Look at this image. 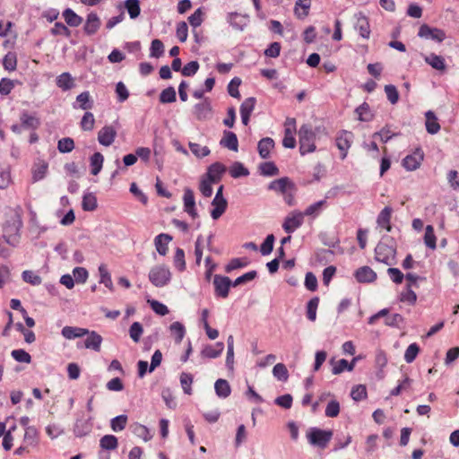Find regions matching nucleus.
<instances>
[{"label": "nucleus", "instance_id": "obj_2", "mask_svg": "<svg viewBox=\"0 0 459 459\" xmlns=\"http://www.w3.org/2000/svg\"><path fill=\"white\" fill-rule=\"evenodd\" d=\"M316 134L311 125L304 124L299 130V152L301 155L310 153L316 150Z\"/></svg>", "mask_w": 459, "mask_h": 459}, {"label": "nucleus", "instance_id": "obj_5", "mask_svg": "<svg viewBox=\"0 0 459 459\" xmlns=\"http://www.w3.org/2000/svg\"><path fill=\"white\" fill-rule=\"evenodd\" d=\"M395 255V247L384 242H379L375 248L376 260L387 265L394 264Z\"/></svg>", "mask_w": 459, "mask_h": 459}, {"label": "nucleus", "instance_id": "obj_24", "mask_svg": "<svg viewBox=\"0 0 459 459\" xmlns=\"http://www.w3.org/2000/svg\"><path fill=\"white\" fill-rule=\"evenodd\" d=\"M226 171V167L220 163L215 162L212 164L207 171L208 179L213 183H217L221 180L222 174Z\"/></svg>", "mask_w": 459, "mask_h": 459}, {"label": "nucleus", "instance_id": "obj_33", "mask_svg": "<svg viewBox=\"0 0 459 459\" xmlns=\"http://www.w3.org/2000/svg\"><path fill=\"white\" fill-rule=\"evenodd\" d=\"M63 17L67 25L71 27H78L82 22V18L70 8H67L63 12Z\"/></svg>", "mask_w": 459, "mask_h": 459}, {"label": "nucleus", "instance_id": "obj_56", "mask_svg": "<svg viewBox=\"0 0 459 459\" xmlns=\"http://www.w3.org/2000/svg\"><path fill=\"white\" fill-rule=\"evenodd\" d=\"M57 149L61 153L71 152L74 149V142L70 137H65L58 141Z\"/></svg>", "mask_w": 459, "mask_h": 459}, {"label": "nucleus", "instance_id": "obj_53", "mask_svg": "<svg viewBox=\"0 0 459 459\" xmlns=\"http://www.w3.org/2000/svg\"><path fill=\"white\" fill-rule=\"evenodd\" d=\"M99 272L100 275V283H103L107 288H108L110 290H113V282L111 279V275L108 273L107 266L105 264H101L99 267Z\"/></svg>", "mask_w": 459, "mask_h": 459}, {"label": "nucleus", "instance_id": "obj_48", "mask_svg": "<svg viewBox=\"0 0 459 459\" xmlns=\"http://www.w3.org/2000/svg\"><path fill=\"white\" fill-rule=\"evenodd\" d=\"M273 375L280 381L286 382L289 378V372L283 363H277L273 368Z\"/></svg>", "mask_w": 459, "mask_h": 459}, {"label": "nucleus", "instance_id": "obj_21", "mask_svg": "<svg viewBox=\"0 0 459 459\" xmlns=\"http://www.w3.org/2000/svg\"><path fill=\"white\" fill-rule=\"evenodd\" d=\"M220 144L230 151L238 152V137L236 134L231 131H224Z\"/></svg>", "mask_w": 459, "mask_h": 459}, {"label": "nucleus", "instance_id": "obj_28", "mask_svg": "<svg viewBox=\"0 0 459 459\" xmlns=\"http://www.w3.org/2000/svg\"><path fill=\"white\" fill-rule=\"evenodd\" d=\"M89 333V330L82 327L65 326L62 329V335L68 340L82 337Z\"/></svg>", "mask_w": 459, "mask_h": 459}, {"label": "nucleus", "instance_id": "obj_38", "mask_svg": "<svg viewBox=\"0 0 459 459\" xmlns=\"http://www.w3.org/2000/svg\"><path fill=\"white\" fill-rule=\"evenodd\" d=\"M311 0H298L295 4L294 12L299 18H305L308 14Z\"/></svg>", "mask_w": 459, "mask_h": 459}, {"label": "nucleus", "instance_id": "obj_1", "mask_svg": "<svg viewBox=\"0 0 459 459\" xmlns=\"http://www.w3.org/2000/svg\"><path fill=\"white\" fill-rule=\"evenodd\" d=\"M22 225V220L20 215H15L6 221L4 226L3 236L5 243L12 247H16L19 244Z\"/></svg>", "mask_w": 459, "mask_h": 459}, {"label": "nucleus", "instance_id": "obj_10", "mask_svg": "<svg viewBox=\"0 0 459 459\" xmlns=\"http://www.w3.org/2000/svg\"><path fill=\"white\" fill-rule=\"evenodd\" d=\"M424 159V152L420 148H417L411 154L407 155L403 160V166L409 171H413L420 168Z\"/></svg>", "mask_w": 459, "mask_h": 459}, {"label": "nucleus", "instance_id": "obj_35", "mask_svg": "<svg viewBox=\"0 0 459 459\" xmlns=\"http://www.w3.org/2000/svg\"><path fill=\"white\" fill-rule=\"evenodd\" d=\"M56 85L63 91H68L74 86V81L69 73H63L57 76Z\"/></svg>", "mask_w": 459, "mask_h": 459}, {"label": "nucleus", "instance_id": "obj_62", "mask_svg": "<svg viewBox=\"0 0 459 459\" xmlns=\"http://www.w3.org/2000/svg\"><path fill=\"white\" fill-rule=\"evenodd\" d=\"M174 266L180 272L186 269L185 252L181 248H177L175 252Z\"/></svg>", "mask_w": 459, "mask_h": 459}, {"label": "nucleus", "instance_id": "obj_64", "mask_svg": "<svg viewBox=\"0 0 459 459\" xmlns=\"http://www.w3.org/2000/svg\"><path fill=\"white\" fill-rule=\"evenodd\" d=\"M160 101L161 103H171L176 101V91L173 87H168L163 90L160 95Z\"/></svg>", "mask_w": 459, "mask_h": 459}, {"label": "nucleus", "instance_id": "obj_15", "mask_svg": "<svg viewBox=\"0 0 459 459\" xmlns=\"http://www.w3.org/2000/svg\"><path fill=\"white\" fill-rule=\"evenodd\" d=\"M183 201L185 212H186L192 218H196L197 212L195 210V195L190 188H186L184 190Z\"/></svg>", "mask_w": 459, "mask_h": 459}, {"label": "nucleus", "instance_id": "obj_63", "mask_svg": "<svg viewBox=\"0 0 459 459\" xmlns=\"http://www.w3.org/2000/svg\"><path fill=\"white\" fill-rule=\"evenodd\" d=\"M143 333V325L139 322H134L131 325L129 329V335L134 342H138Z\"/></svg>", "mask_w": 459, "mask_h": 459}, {"label": "nucleus", "instance_id": "obj_57", "mask_svg": "<svg viewBox=\"0 0 459 459\" xmlns=\"http://www.w3.org/2000/svg\"><path fill=\"white\" fill-rule=\"evenodd\" d=\"M95 118L91 112H85L82 120L81 127L84 131H91L94 128Z\"/></svg>", "mask_w": 459, "mask_h": 459}, {"label": "nucleus", "instance_id": "obj_34", "mask_svg": "<svg viewBox=\"0 0 459 459\" xmlns=\"http://www.w3.org/2000/svg\"><path fill=\"white\" fill-rule=\"evenodd\" d=\"M76 103L78 108L82 110L91 109L93 107V100L89 91H83L76 97Z\"/></svg>", "mask_w": 459, "mask_h": 459}, {"label": "nucleus", "instance_id": "obj_61", "mask_svg": "<svg viewBox=\"0 0 459 459\" xmlns=\"http://www.w3.org/2000/svg\"><path fill=\"white\" fill-rule=\"evenodd\" d=\"M147 302L152 309L159 316H166L169 312L168 307L158 300L148 299Z\"/></svg>", "mask_w": 459, "mask_h": 459}, {"label": "nucleus", "instance_id": "obj_46", "mask_svg": "<svg viewBox=\"0 0 459 459\" xmlns=\"http://www.w3.org/2000/svg\"><path fill=\"white\" fill-rule=\"evenodd\" d=\"M127 424V416L125 414L118 415L113 418L110 421V427L113 431L118 432L126 429Z\"/></svg>", "mask_w": 459, "mask_h": 459}, {"label": "nucleus", "instance_id": "obj_36", "mask_svg": "<svg viewBox=\"0 0 459 459\" xmlns=\"http://www.w3.org/2000/svg\"><path fill=\"white\" fill-rule=\"evenodd\" d=\"M216 394L221 398H227L230 394V386L227 380L218 379L214 384Z\"/></svg>", "mask_w": 459, "mask_h": 459}, {"label": "nucleus", "instance_id": "obj_43", "mask_svg": "<svg viewBox=\"0 0 459 459\" xmlns=\"http://www.w3.org/2000/svg\"><path fill=\"white\" fill-rule=\"evenodd\" d=\"M195 117L198 120L206 119L211 114V108L208 103H198L194 107Z\"/></svg>", "mask_w": 459, "mask_h": 459}, {"label": "nucleus", "instance_id": "obj_44", "mask_svg": "<svg viewBox=\"0 0 459 459\" xmlns=\"http://www.w3.org/2000/svg\"><path fill=\"white\" fill-rule=\"evenodd\" d=\"M424 243L431 249H435L437 247V238L434 232V228L431 225H428L425 229Z\"/></svg>", "mask_w": 459, "mask_h": 459}, {"label": "nucleus", "instance_id": "obj_59", "mask_svg": "<svg viewBox=\"0 0 459 459\" xmlns=\"http://www.w3.org/2000/svg\"><path fill=\"white\" fill-rule=\"evenodd\" d=\"M420 352V347L417 343H411L410 344L404 353V360L407 363H411L414 361L416 357L418 356Z\"/></svg>", "mask_w": 459, "mask_h": 459}, {"label": "nucleus", "instance_id": "obj_7", "mask_svg": "<svg viewBox=\"0 0 459 459\" xmlns=\"http://www.w3.org/2000/svg\"><path fill=\"white\" fill-rule=\"evenodd\" d=\"M284 137L282 140V145L285 148L293 149L296 146V119L288 117L284 123Z\"/></svg>", "mask_w": 459, "mask_h": 459}, {"label": "nucleus", "instance_id": "obj_8", "mask_svg": "<svg viewBox=\"0 0 459 459\" xmlns=\"http://www.w3.org/2000/svg\"><path fill=\"white\" fill-rule=\"evenodd\" d=\"M304 221V214L299 211H293L285 218L282 228L287 233H292L299 229Z\"/></svg>", "mask_w": 459, "mask_h": 459}, {"label": "nucleus", "instance_id": "obj_6", "mask_svg": "<svg viewBox=\"0 0 459 459\" xmlns=\"http://www.w3.org/2000/svg\"><path fill=\"white\" fill-rule=\"evenodd\" d=\"M213 286L215 296L221 299H226L229 296L230 288L232 286V281L227 276L216 274L213 277Z\"/></svg>", "mask_w": 459, "mask_h": 459}, {"label": "nucleus", "instance_id": "obj_12", "mask_svg": "<svg viewBox=\"0 0 459 459\" xmlns=\"http://www.w3.org/2000/svg\"><path fill=\"white\" fill-rule=\"evenodd\" d=\"M117 136V131L112 126L102 127L98 133V141L103 146H110Z\"/></svg>", "mask_w": 459, "mask_h": 459}, {"label": "nucleus", "instance_id": "obj_54", "mask_svg": "<svg viewBox=\"0 0 459 459\" xmlns=\"http://www.w3.org/2000/svg\"><path fill=\"white\" fill-rule=\"evenodd\" d=\"M319 304L317 297L311 299L307 304V317L308 320L314 322L316 318V309Z\"/></svg>", "mask_w": 459, "mask_h": 459}, {"label": "nucleus", "instance_id": "obj_45", "mask_svg": "<svg viewBox=\"0 0 459 459\" xmlns=\"http://www.w3.org/2000/svg\"><path fill=\"white\" fill-rule=\"evenodd\" d=\"M82 207L84 211L92 212L97 208V198L91 194H86L82 197Z\"/></svg>", "mask_w": 459, "mask_h": 459}, {"label": "nucleus", "instance_id": "obj_16", "mask_svg": "<svg viewBox=\"0 0 459 459\" xmlns=\"http://www.w3.org/2000/svg\"><path fill=\"white\" fill-rule=\"evenodd\" d=\"M101 22L100 17L95 13H90L83 27V30L87 35L95 34L100 28Z\"/></svg>", "mask_w": 459, "mask_h": 459}, {"label": "nucleus", "instance_id": "obj_17", "mask_svg": "<svg viewBox=\"0 0 459 459\" xmlns=\"http://www.w3.org/2000/svg\"><path fill=\"white\" fill-rule=\"evenodd\" d=\"M86 335L87 338L84 341V348L99 352L103 340L101 335L95 331H89Z\"/></svg>", "mask_w": 459, "mask_h": 459}, {"label": "nucleus", "instance_id": "obj_3", "mask_svg": "<svg viewBox=\"0 0 459 459\" xmlns=\"http://www.w3.org/2000/svg\"><path fill=\"white\" fill-rule=\"evenodd\" d=\"M332 430H325L318 428H311L307 433V438L311 446L325 449L333 438Z\"/></svg>", "mask_w": 459, "mask_h": 459}, {"label": "nucleus", "instance_id": "obj_13", "mask_svg": "<svg viewBox=\"0 0 459 459\" xmlns=\"http://www.w3.org/2000/svg\"><path fill=\"white\" fill-rule=\"evenodd\" d=\"M354 277L359 283H370L376 281L377 273L369 266H361L354 273Z\"/></svg>", "mask_w": 459, "mask_h": 459}, {"label": "nucleus", "instance_id": "obj_19", "mask_svg": "<svg viewBox=\"0 0 459 459\" xmlns=\"http://www.w3.org/2000/svg\"><path fill=\"white\" fill-rule=\"evenodd\" d=\"M355 29L359 31L362 38L367 39H369L371 33L369 22L368 19L362 13H359L357 16Z\"/></svg>", "mask_w": 459, "mask_h": 459}, {"label": "nucleus", "instance_id": "obj_26", "mask_svg": "<svg viewBox=\"0 0 459 459\" xmlns=\"http://www.w3.org/2000/svg\"><path fill=\"white\" fill-rule=\"evenodd\" d=\"M356 359L352 360L351 363H349L346 359H342L337 361L334 359L330 360L331 365L333 366L332 372L333 375H339L342 373L344 370L351 371L354 368V361Z\"/></svg>", "mask_w": 459, "mask_h": 459}, {"label": "nucleus", "instance_id": "obj_58", "mask_svg": "<svg viewBox=\"0 0 459 459\" xmlns=\"http://www.w3.org/2000/svg\"><path fill=\"white\" fill-rule=\"evenodd\" d=\"M22 280L25 282L30 283L31 285L38 286L42 282V279L39 275L36 274L32 271L26 270L22 274Z\"/></svg>", "mask_w": 459, "mask_h": 459}, {"label": "nucleus", "instance_id": "obj_55", "mask_svg": "<svg viewBox=\"0 0 459 459\" xmlns=\"http://www.w3.org/2000/svg\"><path fill=\"white\" fill-rule=\"evenodd\" d=\"M193 381H194V377L190 373H186V372L181 373L180 384H181V386H182L184 392L186 394H189V395L192 394L191 385L193 384Z\"/></svg>", "mask_w": 459, "mask_h": 459}, {"label": "nucleus", "instance_id": "obj_30", "mask_svg": "<svg viewBox=\"0 0 459 459\" xmlns=\"http://www.w3.org/2000/svg\"><path fill=\"white\" fill-rule=\"evenodd\" d=\"M424 60L428 65L436 70L442 72L446 70L445 58L441 56L432 53L425 56Z\"/></svg>", "mask_w": 459, "mask_h": 459}, {"label": "nucleus", "instance_id": "obj_37", "mask_svg": "<svg viewBox=\"0 0 459 459\" xmlns=\"http://www.w3.org/2000/svg\"><path fill=\"white\" fill-rule=\"evenodd\" d=\"M171 335L177 343H180L186 334L185 326L179 322H174L169 326Z\"/></svg>", "mask_w": 459, "mask_h": 459}, {"label": "nucleus", "instance_id": "obj_39", "mask_svg": "<svg viewBox=\"0 0 459 459\" xmlns=\"http://www.w3.org/2000/svg\"><path fill=\"white\" fill-rule=\"evenodd\" d=\"M21 122H22V126L24 128L36 129L40 125V122H39V118H37L34 116H31V115L28 114L27 112H24V113L22 114V116H21Z\"/></svg>", "mask_w": 459, "mask_h": 459}, {"label": "nucleus", "instance_id": "obj_4", "mask_svg": "<svg viewBox=\"0 0 459 459\" xmlns=\"http://www.w3.org/2000/svg\"><path fill=\"white\" fill-rule=\"evenodd\" d=\"M170 280L171 273L166 265H156L149 272V281L155 287H164L170 281Z\"/></svg>", "mask_w": 459, "mask_h": 459}, {"label": "nucleus", "instance_id": "obj_31", "mask_svg": "<svg viewBox=\"0 0 459 459\" xmlns=\"http://www.w3.org/2000/svg\"><path fill=\"white\" fill-rule=\"evenodd\" d=\"M212 205L213 209L211 212V216L213 220H218L225 212L228 203L226 199H213Z\"/></svg>", "mask_w": 459, "mask_h": 459}, {"label": "nucleus", "instance_id": "obj_50", "mask_svg": "<svg viewBox=\"0 0 459 459\" xmlns=\"http://www.w3.org/2000/svg\"><path fill=\"white\" fill-rule=\"evenodd\" d=\"M325 204H326L325 200L318 201V202L309 205L308 207H307L305 212L302 213L304 214V216L316 217L321 212L323 207L325 206Z\"/></svg>", "mask_w": 459, "mask_h": 459}, {"label": "nucleus", "instance_id": "obj_52", "mask_svg": "<svg viewBox=\"0 0 459 459\" xmlns=\"http://www.w3.org/2000/svg\"><path fill=\"white\" fill-rule=\"evenodd\" d=\"M188 145L192 153L197 158L206 157L211 152L207 146H202L199 143L190 142Z\"/></svg>", "mask_w": 459, "mask_h": 459}, {"label": "nucleus", "instance_id": "obj_51", "mask_svg": "<svg viewBox=\"0 0 459 459\" xmlns=\"http://www.w3.org/2000/svg\"><path fill=\"white\" fill-rule=\"evenodd\" d=\"M351 396L355 402L365 400L368 396L367 388L364 385H357L352 387Z\"/></svg>", "mask_w": 459, "mask_h": 459}, {"label": "nucleus", "instance_id": "obj_47", "mask_svg": "<svg viewBox=\"0 0 459 459\" xmlns=\"http://www.w3.org/2000/svg\"><path fill=\"white\" fill-rule=\"evenodd\" d=\"M125 6L131 19H135L139 16L141 12L139 0H126Z\"/></svg>", "mask_w": 459, "mask_h": 459}, {"label": "nucleus", "instance_id": "obj_22", "mask_svg": "<svg viewBox=\"0 0 459 459\" xmlns=\"http://www.w3.org/2000/svg\"><path fill=\"white\" fill-rule=\"evenodd\" d=\"M48 169V164L43 160H39L33 164L31 173L33 182L39 181L45 178Z\"/></svg>", "mask_w": 459, "mask_h": 459}, {"label": "nucleus", "instance_id": "obj_14", "mask_svg": "<svg viewBox=\"0 0 459 459\" xmlns=\"http://www.w3.org/2000/svg\"><path fill=\"white\" fill-rule=\"evenodd\" d=\"M393 209L389 206H385L377 215V227L385 230L387 232L392 230L391 218Z\"/></svg>", "mask_w": 459, "mask_h": 459}, {"label": "nucleus", "instance_id": "obj_27", "mask_svg": "<svg viewBox=\"0 0 459 459\" xmlns=\"http://www.w3.org/2000/svg\"><path fill=\"white\" fill-rule=\"evenodd\" d=\"M39 443L38 431L35 427H27L24 431L22 444L26 447H35Z\"/></svg>", "mask_w": 459, "mask_h": 459}, {"label": "nucleus", "instance_id": "obj_42", "mask_svg": "<svg viewBox=\"0 0 459 459\" xmlns=\"http://www.w3.org/2000/svg\"><path fill=\"white\" fill-rule=\"evenodd\" d=\"M355 111L360 121L368 122L373 118V114L370 110L369 105L366 102L359 106Z\"/></svg>", "mask_w": 459, "mask_h": 459}, {"label": "nucleus", "instance_id": "obj_20", "mask_svg": "<svg viewBox=\"0 0 459 459\" xmlns=\"http://www.w3.org/2000/svg\"><path fill=\"white\" fill-rule=\"evenodd\" d=\"M92 429V424L90 420L79 419L74 426V433L77 437L87 436Z\"/></svg>", "mask_w": 459, "mask_h": 459}, {"label": "nucleus", "instance_id": "obj_29", "mask_svg": "<svg viewBox=\"0 0 459 459\" xmlns=\"http://www.w3.org/2000/svg\"><path fill=\"white\" fill-rule=\"evenodd\" d=\"M224 350V344L221 342H216L214 345H208L202 351V356L209 359L219 357Z\"/></svg>", "mask_w": 459, "mask_h": 459}, {"label": "nucleus", "instance_id": "obj_40", "mask_svg": "<svg viewBox=\"0 0 459 459\" xmlns=\"http://www.w3.org/2000/svg\"><path fill=\"white\" fill-rule=\"evenodd\" d=\"M100 446L105 450H115L118 446V440L113 435H105L100 438Z\"/></svg>", "mask_w": 459, "mask_h": 459}, {"label": "nucleus", "instance_id": "obj_11", "mask_svg": "<svg viewBox=\"0 0 459 459\" xmlns=\"http://www.w3.org/2000/svg\"><path fill=\"white\" fill-rule=\"evenodd\" d=\"M353 140V134L348 131H342L336 137V146L342 152V159H345L348 150Z\"/></svg>", "mask_w": 459, "mask_h": 459}, {"label": "nucleus", "instance_id": "obj_41", "mask_svg": "<svg viewBox=\"0 0 459 459\" xmlns=\"http://www.w3.org/2000/svg\"><path fill=\"white\" fill-rule=\"evenodd\" d=\"M103 161H104V158L100 152H95L91 157V172L92 175L96 176L100 172V170L102 169Z\"/></svg>", "mask_w": 459, "mask_h": 459}, {"label": "nucleus", "instance_id": "obj_25", "mask_svg": "<svg viewBox=\"0 0 459 459\" xmlns=\"http://www.w3.org/2000/svg\"><path fill=\"white\" fill-rule=\"evenodd\" d=\"M274 148V141L271 137H264L258 142L257 150L262 159H267Z\"/></svg>", "mask_w": 459, "mask_h": 459}, {"label": "nucleus", "instance_id": "obj_23", "mask_svg": "<svg viewBox=\"0 0 459 459\" xmlns=\"http://www.w3.org/2000/svg\"><path fill=\"white\" fill-rule=\"evenodd\" d=\"M172 240V237L169 234L160 233L154 238V245L157 252L160 255H165L169 250L168 244Z\"/></svg>", "mask_w": 459, "mask_h": 459}, {"label": "nucleus", "instance_id": "obj_32", "mask_svg": "<svg viewBox=\"0 0 459 459\" xmlns=\"http://www.w3.org/2000/svg\"><path fill=\"white\" fill-rule=\"evenodd\" d=\"M426 129L429 134H435L440 130V125L434 112L426 113Z\"/></svg>", "mask_w": 459, "mask_h": 459}, {"label": "nucleus", "instance_id": "obj_60", "mask_svg": "<svg viewBox=\"0 0 459 459\" xmlns=\"http://www.w3.org/2000/svg\"><path fill=\"white\" fill-rule=\"evenodd\" d=\"M261 174L264 176H276L279 174V169L273 162H264L260 165Z\"/></svg>", "mask_w": 459, "mask_h": 459}, {"label": "nucleus", "instance_id": "obj_49", "mask_svg": "<svg viewBox=\"0 0 459 459\" xmlns=\"http://www.w3.org/2000/svg\"><path fill=\"white\" fill-rule=\"evenodd\" d=\"M230 174L233 178L246 177L249 175V171L240 162H235L230 169Z\"/></svg>", "mask_w": 459, "mask_h": 459}, {"label": "nucleus", "instance_id": "obj_9", "mask_svg": "<svg viewBox=\"0 0 459 459\" xmlns=\"http://www.w3.org/2000/svg\"><path fill=\"white\" fill-rule=\"evenodd\" d=\"M418 36L423 39H430L437 42H442L446 37L443 30L431 28L428 24H422L420 27Z\"/></svg>", "mask_w": 459, "mask_h": 459}, {"label": "nucleus", "instance_id": "obj_18", "mask_svg": "<svg viewBox=\"0 0 459 459\" xmlns=\"http://www.w3.org/2000/svg\"><path fill=\"white\" fill-rule=\"evenodd\" d=\"M292 186L293 185L288 178H281L272 181L268 186V189L283 195L286 194L288 190H290Z\"/></svg>", "mask_w": 459, "mask_h": 459}]
</instances>
